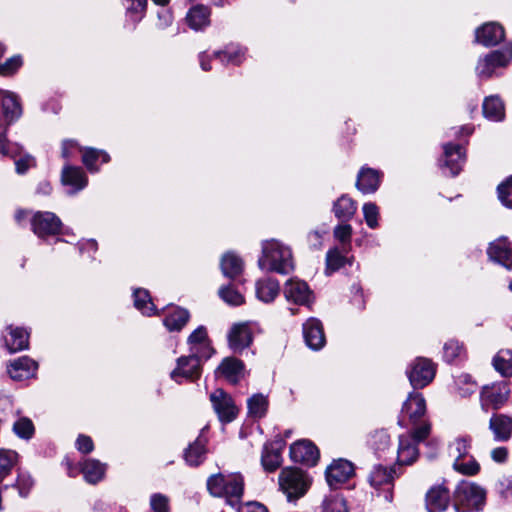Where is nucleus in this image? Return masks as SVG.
<instances>
[{"label": "nucleus", "instance_id": "54", "mask_svg": "<svg viewBox=\"0 0 512 512\" xmlns=\"http://www.w3.org/2000/svg\"><path fill=\"white\" fill-rule=\"evenodd\" d=\"M498 197L504 206L512 209V176L498 186Z\"/></svg>", "mask_w": 512, "mask_h": 512}, {"label": "nucleus", "instance_id": "28", "mask_svg": "<svg viewBox=\"0 0 512 512\" xmlns=\"http://www.w3.org/2000/svg\"><path fill=\"white\" fill-rule=\"evenodd\" d=\"M381 177L382 174L379 171L363 167L358 173L356 186L365 194L374 193L380 185Z\"/></svg>", "mask_w": 512, "mask_h": 512}, {"label": "nucleus", "instance_id": "45", "mask_svg": "<svg viewBox=\"0 0 512 512\" xmlns=\"http://www.w3.org/2000/svg\"><path fill=\"white\" fill-rule=\"evenodd\" d=\"M262 465L268 472L278 469L282 462L281 452L277 448L266 445L262 453Z\"/></svg>", "mask_w": 512, "mask_h": 512}, {"label": "nucleus", "instance_id": "2", "mask_svg": "<svg viewBox=\"0 0 512 512\" xmlns=\"http://www.w3.org/2000/svg\"><path fill=\"white\" fill-rule=\"evenodd\" d=\"M187 343L189 345L188 356H181L177 359V365L174 368L173 377L180 373L188 375V370L184 369V366L190 365L189 373L195 371L198 367L197 357L209 359L214 353V349L211 346V342L208 338L207 330L204 326H199L195 329L188 337Z\"/></svg>", "mask_w": 512, "mask_h": 512}, {"label": "nucleus", "instance_id": "57", "mask_svg": "<svg viewBox=\"0 0 512 512\" xmlns=\"http://www.w3.org/2000/svg\"><path fill=\"white\" fill-rule=\"evenodd\" d=\"M23 61L20 55H15L0 64V76H11L22 66Z\"/></svg>", "mask_w": 512, "mask_h": 512}, {"label": "nucleus", "instance_id": "32", "mask_svg": "<svg viewBox=\"0 0 512 512\" xmlns=\"http://www.w3.org/2000/svg\"><path fill=\"white\" fill-rule=\"evenodd\" d=\"M472 437L470 435H460L454 438L448 445L449 456L454 460L467 458L471 456Z\"/></svg>", "mask_w": 512, "mask_h": 512}, {"label": "nucleus", "instance_id": "13", "mask_svg": "<svg viewBox=\"0 0 512 512\" xmlns=\"http://www.w3.org/2000/svg\"><path fill=\"white\" fill-rule=\"evenodd\" d=\"M210 401L213 409L218 415V418L223 423L232 422L237 414L238 408L236 407L233 399L222 389H216L210 395Z\"/></svg>", "mask_w": 512, "mask_h": 512}, {"label": "nucleus", "instance_id": "14", "mask_svg": "<svg viewBox=\"0 0 512 512\" xmlns=\"http://www.w3.org/2000/svg\"><path fill=\"white\" fill-rule=\"evenodd\" d=\"M395 470L382 465L375 466L369 476V482L376 490H382L386 501L392 500V487Z\"/></svg>", "mask_w": 512, "mask_h": 512}, {"label": "nucleus", "instance_id": "23", "mask_svg": "<svg viewBox=\"0 0 512 512\" xmlns=\"http://www.w3.org/2000/svg\"><path fill=\"white\" fill-rule=\"evenodd\" d=\"M3 338L8 351L11 353L28 348L29 333L23 328L10 325L6 328Z\"/></svg>", "mask_w": 512, "mask_h": 512}, {"label": "nucleus", "instance_id": "59", "mask_svg": "<svg viewBox=\"0 0 512 512\" xmlns=\"http://www.w3.org/2000/svg\"><path fill=\"white\" fill-rule=\"evenodd\" d=\"M4 139V126L0 122V155L1 156H9L15 158L21 155L22 148L18 144H10L9 148L6 150Z\"/></svg>", "mask_w": 512, "mask_h": 512}, {"label": "nucleus", "instance_id": "47", "mask_svg": "<svg viewBox=\"0 0 512 512\" xmlns=\"http://www.w3.org/2000/svg\"><path fill=\"white\" fill-rule=\"evenodd\" d=\"M248 411L254 418H261L266 414L268 401L262 394H255L248 399Z\"/></svg>", "mask_w": 512, "mask_h": 512}, {"label": "nucleus", "instance_id": "58", "mask_svg": "<svg viewBox=\"0 0 512 512\" xmlns=\"http://www.w3.org/2000/svg\"><path fill=\"white\" fill-rule=\"evenodd\" d=\"M150 506L154 512H170L169 498L161 493L151 495Z\"/></svg>", "mask_w": 512, "mask_h": 512}, {"label": "nucleus", "instance_id": "3", "mask_svg": "<svg viewBox=\"0 0 512 512\" xmlns=\"http://www.w3.org/2000/svg\"><path fill=\"white\" fill-rule=\"evenodd\" d=\"M207 489L212 496L223 497L230 505H236L243 495L244 480L239 473H218L207 479Z\"/></svg>", "mask_w": 512, "mask_h": 512}, {"label": "nucleus", "instance_id": "37", "mask_svg": "<svg viewBox=\"0 0 512 512\" xmlns=\"http://www.w3.org/2000/svg\"><path fill=\"white\" fill-rule=\"evenodd\" d=\"M356 210V203L346 195L339 197L333 204L334 215L339 220H350L356 213Z\"/></svg>", "mask_w": 512, "mask_h": 512}, {"label": "nucleus", "instance_id": "22", "mask_svg": "<svg viewBox=\"0 0 512 512\" xmlns=\"http://www.w3.org/2000/svg\"><path fill=\"white\" fill-rule=\"evenodd\" d=\"M488 255L507 269H512V242L507 238H499L492 242L488 248Z\"/></svg>", "mask_w": 512, "mask_h": 512}, {"label": "nucleus", "instance_id": "26", "mask_svg": "<svg viewBox=\"0 0 512 512\" xmlns=\"http://www.w3.org/2000/svg\"><path fill=\"white\" fill-rule=\"evenodd\" d=\"M444 149V166L450 170L452 176H456L461 171L465 162V152L462 146L446 144Z\"/></svg>", "mask_w": 512, "mask_h": 512}, {"label": "nucleus", "instance_id": "52", "mask_svg": "<svg viewBox=\"0 0 512 512\" xmlns=\"http://www.w3.org/2000/svg\"><path fill=\"white\" fill-rule=\"evenodd\" d=\"M13 431L23 439H29L34 434V425L29 418H19L13 425Z\"/></svg>", "mask_w": 512, "mask_h": 512}, {"label": "nucleus", "instance_id": "12", "mask_svg": "<svg viewBox=\"0 0 512 512\" xmlns=\"http://www.w3.org/2000/svg\"><path fill=\"white\" fill-rule=\"evenodd\" d=\"M510 395L509 384L505 381L484 386L480 393V401L483 408L492 407L500 409L508 401Z\"/></svg>", "mask_w": 512, "mask_h": 512}, {"label": "nucleus", "instance_id": "33", "mask_svg": "<svg viewBox=\"0 0 512 512\" xmlns=\"http://www.w3.org/2000/svg\"><path fill=\"white\" fill-rule=\"evenodd\" d=\"M220 267L225 277L233 279L242 273L244 264L238 255L227 252L221 257Z\"/></svg>", "mask_w": 512, "mask_h": 512}, {"label": "nucleus", "instance_id": "31", "mask_svg": "<svg viewBox=\"0 0 512 512\" xmlns=\"http://www.w3.org/2000/svg\"><path fill=\"white\" fill-rule=\"evenodd\" d=\"M255 286L257 298L265 303L272 302L280 291L278 281L270 277L259 279Z\"/></svg>", "mask_w": 512, "mask_h": 512}, {"label": "nucleus", "instance_id": "6", "mask_svg": "<svg viewBox=\"0 0 512 512\" xmlns=\"http://www.w3.org/2000/svg\"><path fill=\"white\" fill-rule=\"evenodd\" d=\"M281 490L287 495L288 500L303 496L309 488L308 476L298 468H284L279 475Z\"/></svg>", "mask_w": 512, "mask_h": 512}, {"label": "nucleus", "instance_id": "50", "mask_svg": "<svg viewBox=\"0 0 512 512\" xmlns=\"http://www.w3.org/2000/svg\"><path fill=\"white\" fill-rule=\"evenodd\" d=\"M219 296L224 302L232 306H239L244 303L243 295L232 286L221 287Z\"/></svg>", "mask_w": 512, "mask_h": 512}, {"label": "nucleus", "instance_id": "16", "mask_svg": "<svg viewBox=\"0 0 512 512\" xmlns=\"http://www.w3.org/2000/svg\"><path fill=\"white\" fill-rule=\"evenodd\" d=\"M283 294L288 302L298 305H308L312 293L306 282L291 278L285 283Z\"/></svg>", "mask_w": 512, "mask_h": 512}, {"label": "nucleus", "instance_id": "19", "mask_svg": "<svg viewBox=\"0 0 512 512\" xmlns=\"http://www.w3.org/2000/svg\"><path fill=\"white\" fill-rule=\"evenodd\" d=\"M354 473L351 462L339 459L326 469V480L330 487H337L339 484L346 482Z\"/></svg>", "mask_w": 512, "mask_h": 512}, {"label": "nucleus", "instance_id": "30", "mask_svg": "<svg viewBox=\"0 0 512 512\" xmlns=\"http://www.w3.org/2000/svg\"><path fill=\"white\" fill-rule=\"evenodd\" d=\"M81 472L88 483L96 484L104 478L106 465L97 459L87 458L81 463Z\"/></svg>", "mask_w": 512, "mask_h": 512}, {"label": "nucleus", "instance_id": "29", "mask_svg": "<svg viewBox=\"0 0 512 512\" xmlns=\"http://www.w3.org/2000/svg\"><path fill=\"white\" fill-rule=\"evenodd\" d=\"M61 181L64 185L71 186L73 188L72 193H76L84 189L88 183V179L84 171L80 167L70 165L64 166Z\"/></svg>", "mask_w": 512, "mask_h": 512}, {"label": "nucleus", "instance_id": "27", "mask_svg": "<svg viewBox=\"0 0 512 512\" xmlns=\"http://www.w3.org/2000/svg\"><path fill=\"white\" fill-rule=\"evenodd\" d=\"M402 412L406 415L413 425L424 416L426 412V401L420 393H410L404 402Z\"/></svg>", "mask_w": 512, "mask_h": 512}, {"label": "nucleus", "instance_id": "62", "mask_svg": "<svg viewBox=\"0 0 512 512\" xmlns=\"http://www.w3.org/2000/svg\"><path fill=\"white\" fill-rule=\"evenodd\" d=\"M81 152L83 149L78 145V143L74 140H64L62 142V157L65 159H69L76 154V152Z\"/></svg>", "mask_w": 512, "mask_h": 512}, {"label": "nucleus", "instance_id": "44", "mask_svg": "<svg viewBox=\"0 0 512 512\" xmlns=\"http://www.w3.org/2000/svg\"><path fill=\"white\" fill-rule=\"evenodd\" d=\"M453 469L464 476H475L480 472V464L474 456L453 461Z\"/></svg>", "mask_w": 512, "mask_h": 512}, {"label": "nucleus", "instance_id": "41", "mask_svg": "<svg viewBox=\"0 0 512 512\" xmlns=\"http://www.w3.org/2000/svg\"><path fill=\"white\" fill-rule=\"evenodd\" d=\"M134 306L143 315L151 316L156 313V307L151 299L149 292L138 288L133 291Z\"/></svg>", "mask_w": 512, "mask_h": 512}, {"label": "nucleus", "instance_id": "4", "mask_svg": "<svg viewBox=\"0 0 512 512\" xmlns=\"http://www.w3.org/2000/svg\"><path fill=\"white\" fill-rule=\"evenodd\" d=\"M487 492L476 482L463 480L454 492L455 508L458 512H478L486 503Z\"/></svg>", "mask_w": 512, "mask_h": 512}, {"label": "nucleus", "instance_id": "24", "mask_svg": "<svg viewBox=\"0 0 512 512\" xmlns=\"http://www.w3.org/2000/svg\"><path fill=\"white\" fill-rule=\"evenodd\" d=\"M216 375L222 376L227 381L235 384L244 376V364L237 358L227 357L218 366Z\"/></svg>", "mask_w": 512, "mask_h": 512}, {"label": "nucleus", "instance_id": "40", "mask_svg": "<svg viewBox=\"0 0 512 512\" xmlns=\"http://www.w3.org/2000/svg\"><path fill=\"white\" fill-rule=\"evenodd\" d=\"M492 365L501 376L512 377V350H499L493 357Z\"/></svg>", "mask_w": 512, "mask_h": 512}, {"label": "nucleus", "instance_id": "5", "mask_svg": "<svg viewBox=\"0 0 512 512\" xmlns=\"http://www.w3.org/2000/svg\"><path fill=\"white\" fill-rule=\"evenodd\" d=\"M430 433V424L423 422L416 426L412 433L399 436L397 462L399 465H410L416 461L419 451L417 444L426 439Z\"/></svg>", "mask_w": 512, "mask_h": 512}, {"label": "nucleus", "instance_id": "55", "mask_svg": "<svg viewBox=\"0 0 512 512\" xmlns=\"http://www.w3.org/2000/svg\"><path fill=\"white\" fill-rule=\"evenodd\" d=\"M464 352V347L456 340H449L444 345V358L448 362H452L456 358L461 357Z\"/></svg>", "mask_w": 512, "mask_h": 512}, {"label": "nucleus", "instance_id": "11", "mask_svg": "<svg viewBox=\"0 0 512 512\" xmlns=\"http://www.w3.org/2000/svg\"><path fill=\"white\" fill-rule=\"evenodd\" d=\"M436 368L427 358H416L406 370L410 384L416 388L427 386L435 377Z\"/></svg>", "mask_w": 512, "mask_h": 512}, {"label": "nucleus", "instance_id": "48", "mask_svg": "<svg viewBox=\"0 0 512 512\" xmlns=\"http://www.w3.org/2000/svg\"><path fill=\"white\" fill-rule=\"evenodd\" d=\"M348 259L344 257L338 249L334 248L327 252L326 255V273L331 274L343 267Z\"/></svg>", "mask_w": 512, "mask_h": 512}, {"label": "nucleus", "instance_id": "35", "mask_svg": "<svg viewBox=\"0 0 512 512\" xmlns=\"http://www.w3.org/2000/svg\"><path fill=\"white\" fill-rule=\"evenodd\" d=\"M483 114L490 121H502L505 117L503 101L498 96L486 97L483 101Z\"/></svg>", "mask_w": 512, "mask_h": 512}, {"label": "nucleus", "instance_id": "18", "mask_svg": "<svg viewBox=\"0 0 512 512\" xmlns=\"http://www.w3.org/2000/svg\"><path fill=\"white\" fill-rule=\"evenodd\" d=\"M489 430L497 442H507L512 438V416L495 413L489 420Z\"/></svg>", "mask_w": 512, "mask_h": 512}, {"label": "nucleus", "instance_id": "10", "mask_svg": "<svg viewBox=\"0 0 512 512\" xmlns=\"http://www.w3.org/2000/svg\"><path fill=\"white\" fill-rule=\"evenodd\" d=\"M30 224L32 231L39 238L57 235L62 227L59 217L49 211L33 212L30 217Z\"/></svg>", "mask_w": 512, "mask_h": 512}, {"label": "nucleus", "instance_id": "46", "mask_svg": "<svg viewBox=\"0 0 512 512\" xmlns=\"http://www.w3.org/2000/svg\"><path fill=\"white\" fill-rule=\"evenodd\" d=\"M126 16L132 22H139L145 15L147 0H123Z\"/></svg>", "mask_w": 512, "mask_h": 512}, {"label": "nucleus", "instance_id": "9", "mask_svg": "<svg viewBox=\"0 0 512 512\" xmlns=\"http://www.w3.org/2000/svg\"><path fill=\"white\" fill-rule=\"evenodd\" d=\"M0 103L2 114L0 115V122L4 126V139H6V130L9 125L20 118L22 108L18 96L8 90L0 89ZM11 143L5 140L4 146L6 150Z\"/></svg>", "mask_w": 512, "mask_h": 512}, {"label": "nucleus", "instance_id": "8", "mask_svg": "<svg viewBox=\"0 0 512 512\" xmlns=\"http://www.w3.org/2000/svg\"><path fill=\"white\" fill-rule=\"evenodd\" d=\"M258 331V325L253 321L234 323L227 334L228 345L235 353L242 352L252 342L254 334Z\"/></svg>", "mask_w": 512, "mask_h": 512}, {"label": "nucleus", "instance_id": "34", "mask_svg": "<svg viewBox=\"0 0 512 512\" xmlns=\"http://www.w3.org/2000/svg\"><path fill=\"white\" fill-rule=\"evenodd\" d=\"M186 21L193 30H201L210 23V11L203 5L193 6L187 13Z\"/></svg>", "mask_w": 512, "mask_h": 512}, {"label": "nucleus", "instance_id": "15", "mask_svg": "<svg viewBox=\"0 0 512 512\" xmlns=\"http://www.w3.org/2000/svg\"><path fill=\"white\" fill-rule=\"evenodd\" d=\"M290 458L294 462L313 466L319 459V450L309 440H298L290 446Z\"/></svg>", "mask_w": 512, "mask_h": 512}, {"label": "nucleus", "instance_id": "38", "mask_svg": "<svg viewBox=\"0 0 512 512\" xmlns=\"http://www.w3.org/2000/svg\"><path fill=\"white\" fill-rule=\"evenodd\" d=\"M189 320V312L182 308H174L168 312L163 320L165 327L173 332L180 331Z\"/></svg>", "mask_w": 512, "mask_h": 512}, {"label": "nucleus", "instance_id": "43", "mask_svg": "<svg viewBox=\"0 0 512 512\" xmlns=\"http://www.w3.org/2000/svg\"><path fill=\"white\" fill-rule=\"evenodd\" d=\"M17 452L8 449H0V483L12 472L18 463Z\"/></svg>", "mask_w": 512, "mask_h": 512}, {"label": "nucleus", "instance_id": "56", "mask_svg": "<svg viewBox=\"0 0 512 512\" xmlns=\"http://www.w3.org/2000/svg\"><path fill=\"white\" fill-rule=\"evenodd\" d=\"M333 234H334L335 239L344 245V247H343L344 250H346L348 247H350V241H351V236H352L351 225H349L347 223L337 225L334 228Z\"/></svg>", "mask_w": 512, "mask_h": 512}, {"label": "nucleus", "instance_id": "36", "mask_svg": "<svg viewBox=\"0 0 512 512\" xmlns=\"http://www.w3.org/2000/svg\"><path fill=\"white\" fill-rule=\"evenodd\" d=\"M213 58L225 65H239L245 59V49L236 45H230L223 51L215 52Z\"/></svg>", "mask_w": 512, "mask_h": 512}, {"label": "nucleus", "instance_id": "51", "mask_svg": "<svg viewBox=\"0 0 512 512\" xmlns=\"http://www.w3.org/2000/svg\"><path fill=\"white\" fill-rule=\"evenodd\" d=\"M390 442L389 435L384 430L375 431L371 434L369 445L375 450L376 453L384 452L388 448Z\"/></svg>", "mask_w": 512, "mask_h": 512}, {"label": "nucleus", "instance_id": "53", "mask_svg": "<svg viewBox=\"0 0 512 512\" xmlns=\"http://www.w3.org/2000/svg\"><path fill=\"white\" fill-rule=\"evenodd\" d=\"M363 215L367 226L371 229L378 227L379 208L375 203H365L362 207Z\"/></svg>", "mask_w": 512, "mask_h": 512}, {"label": "nucleus", "instance_id": "61", "mask_svg": "<svg viewBox=\"0 0 512 512\" xmlns=\"http://www.w3.org/2000/svg\"><path fill=\"white\" fill-rule=\"evenodd\" d=\"M34 482L32 477L27 473H20L18 475L16 486L19 489V493L22 497L28 495L30 489L32 488Z\"/></svg>", "mask_w": 512, "mask_h": 512}, {"label": "nucleus", "instance_id": "63", "mask_svg": "<svg viewBox=\"0 0 512 512\" xmlns=\"http://www.w3.org/2000/svg\"><path fill=\"white\" fill-rule=\"evenodd\" d=\"M496 490L504 498L512 497V479L500 478L496 483Z\"/></svg>", "mask_w": 512, "mask_h": 512}, {"label": "nucleus", "instance_id": "64", "mask_svg": "<svg viewBox=\"0 0 512 512\" xmlns=\"http://www.w3.org/2000/svg\"><path fill=\"white\" fill-rule=\"evenodd\" d=\"M76 448L79 452L83 454H88L93 451L94 449V443L91 439V437L87 435H79L76 440Z\"/></svg>", "mask_w": 512, "mask_h": 512}, {"label": "nucleus", "instance_id": "17", "mask_svg": "<svg viewBox=\"0 0 512 512\" xmlns=\"http://www.w3.org/2000/svg\"><path fill=\"white\" fill-rule=\"evenodd\" d=\"M38 370V363L28 356H22L9 363L7 372L15 381L33 378Z\"/></svg>", "mask_w": 512, "mask_h": 512}, {"label": "nucleus", "instance_id": "39", "mask_svg": "<svg viewBox=\"0 0 512 512\" xmlns=\"http://www.w3.org/2000/svg\"><path fill=\"white\" fill-rule=\"evenodd\" d=\"M206 442L207 440L201 435L189 445V447L185 451V460L191 466L199 465L205 456L206 453Z\"/></svg>", "mask_w": 512, "mask_h": 512}, {"label": "nucleus", "instance_id": "21", "mask_svg": "<svg viewBox=\"0 0 512 512\" xmlns=\"http://www.w3.org/2000/svg\"><path fill=\"white\" fill-rule=\"evenodd\" d=\"M476 41L484 46L497 45L504 39V28L496 22L485 23L476 32Z\"/></svg>", "mask_w": 512, "mask_h": 512}, {"label": "nucleus", "instance_id": "60", "mask_svg": "<svg viewBox=\"0 0 512 512\" xmlns=\"http://www.w3.org/2000/svg\"><path fill=\"white\" fill-rule=\"evenodd\" d=\"M323 512H348L346 501L343 497L334 496L328 499Z\"/></svg>", "mask_w": 512, "mask_h": 512}, {"label": "nucleus", "instance_id": "7", "mask_svg": "<svg viewBox=\"0 0 512 512\" xmlns=\"http://www.w3.org/2000/svg\"><path fill=\"white\" fill-rule=\"evenodd\" d=\"M511 60V46L492 51L479 58L475 68L476 74L480 79H488L496 73L497 69L506 67Z\"/></svg>", "mask_w": 512, "mask_h": 512}, {"label": "nucleus", "instance_id": "20", "mask_svg": "<svg viewBox=\"0 0 512 512\" xmlns=\"http://www.w3.org/2000/svg\"><path fill=\"white\" fill-rule=\"evenodd\" d=\"M303 336L307 346L313 350H320L325 345L323 327L316 318H310L303 324Z\"/></svg>", "mask_w": 512, "mask_h": 512}, {"label": "nucleus", "instance_id": "25", "mask_svg": "<svg viewBox=\"0 0 512 512\" xmlns=\"http://www.w3.org/2000/svg\"><path fill=\"white\" fill-rule=\"evenodd\" d=\"M449 491L443 485L432 487L426 494V508L428 512L444 511L449 504Z\"/></svg>", "mask_w": 512, "mask_h": 512}, {"label": "nucleus", "instance_id": "1", "mask_svg": "<svg viewBox=\"0 0 512 512\" xmlns=\"http://www.w3.org/2000/svg\"><path fill=\"white\" fill-rule=\"evenodd\" d=\"M262 254L258 259V267L263 271L288 274L294 269L291 248L277 239L265 240L261 243Z\"/></svg>", "mask_w": 512, "mask_h": 512}, {"label": "nucleus", "instance_id": "42", "mask_svg": "<svg viewBox=\"0 0 512 512\" xmlns=\"http://www.w3.org/2000/svg\"><path fill=\"white\" fill-rule=\"evenodd\" d=\"M99 159L102 163H107L110 160V156L103 150H97L93 148L83 149L82 162L90 172L95 173L99 170L98 166H96V162Z\"/></svg>", "mask_w": 512, "mask_h": 512}, {"label": "nucleus", "instance_id": "49", "mask_svg": "<svg viewBox=\"0 0 512 512\" xmlns=\"http://www.w3.org/2000/svg\"><path fill=\"white\" fill-rule=\"evenodd\" d=\"M455 384L462 397H468L477 390V383L469 374L459 375L455 380Z\"/></svg>", "mask_w": 512, "mask_h": 512}]
</instances>
